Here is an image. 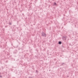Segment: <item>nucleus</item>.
<instances>
[{
    "label": "nucleus",
    "mask_w": 78,
    "mask_h": 78,
    "mask_svg": "<svg viewBox=\"0 0 78 78\" xmlns=\"http://www.w3.org/2000/svg\"><path fill=\"white\" fill-rule=\"evenodd\" d=\"M58 44H61V42L59 41V43H58Z\"/></svg>",
    "instance_id": "obj_3"
},
{
    "label": "nucleus",
    "mask_w": 78,
    "mask_h": 78,
    "mask_svg": "<svg viewBox=\"0 0 78 78\" xmlns=\"http://www.w3.org/2000/svg\"><path fill=\"white\" fill-rule=\"evenodd\" d=\"M54 5H55V6H56V2H54Z\"/></svg>",
    "instance_id": "obj_2"
},
{
    "label": "nucleus",
    "mask_w": 78,
    "mask_h": 78,
    "mask_svg": "<svg viewBox=\"0 0 78 78\" xmlns=\"http://www.w3.org/2000/svg\"><path fill=\"white\" fill-rule=\"evenodd\" d=\"M42 35L44 37H46V34L44 32L42 33Z\"/></svg>",
    "instance_id": "obj_1"
}]
</instances>
